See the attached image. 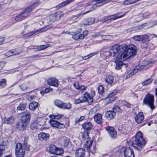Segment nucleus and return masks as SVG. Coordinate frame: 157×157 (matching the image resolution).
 I'll use <instances>...</instances> for the list:
<instances>
[{"label": "nucleus", "mask_w": 157, "mask_h": 157, "mask_svg": "<svg viewBox=\"0 0 157 157\" xmlns=\"http://www.w3.org/2000/svg\"><path fill=\"white\" fill-rule=\"evenodd\" d=\"M94 117V121L97 124H101L102 123V115L101 114L98 113L95 114Z\"/></svg>", "instance_id": "obj_20"}, {"label": "nucleus", "mask_w": 157, "mask_h": 157, "mask_svg": "<svg viewBox=\"0 0 157 157\" xmlns=\"http://www.w3.org/2000/svg\"><path fill=\"white\" fill-rule=\"evenodd\" d=\"M114 111L117 112H121L122 111V110L120 109V107L116 105H114L113 108Z\"/></svg>", "instance_id": "obj_46"}, {"label": "nucleus", "mask_w": 157, "mask_h": 157, "mask_svg": "<svg viewBox=\"0 0 157 157\" xmlns=\"http://www.w3.org/2000/svg\"><path fill=\"white\" fill-rule=\"evenodd\" d=\"M50 46V45L49 44L42 45L37 46V47L35 48V49H36L38 50V51H40L43 50L46 48H48Z\"/></svg>", "instance_id": "obj_35"}, {"label": "nucleus", "mask_w": 157, "mask_h": 157, "mask_svg": "<svg viewBox=\"0 0 157 157\" xmlns=\"http://www.w3.org/2000/svg\"><path fill=\"white\" fill-rule=\"evenodd\" d=\"M31 12V10L30 9H26L21 13L19 14L15 18L16 21H20L23 20L28 15V14Z\"/></svg>", "instance_id": "obj_8"}, {"label": "nucleus", "mask_w": 157, "mask_h": 157, "mask_svg": "<svg viewBox=\"0 0 157 157\" xmlns=\"http://www.w3.org/2000/svg\"><path fill=\"white\" fill-rule=\"evenodd\" d=\"M82 98V97H79L78 98L75 100L74 103L75 104L77 105L81 103L84 102Z\"/></svg>", "instance_id": "obj_39"}, {"label": "nucleus", "mask_w": 157, "mask_h": 157, "mask_svg": "<svg viewBox=\"0 0 157 157\" xmlns=\"http://www.w3.org/2000/svg\"><path fill=\"white\" fill-rule=\"evenodd\" d=\"M144 119V116L142 112H140L135 117V120L136 123L139 124Z\"/></svg>", "instance_id": "obj_17"}, {"label": "nucleus", "mask_w": 157, "mask_h": 157, "mask_svg": "<svg viewBox=\"0 0 157 157\" xmlns=\"http://www.w3.org/2000/svg\"><path fill=\"white\" fill-rule=\"evenodd\" d=\"M61 15L60 12L55 13L53 14V17H55L56 21L58 20L61 17Z\"/></svg>", "instance_id": "obj_40"}, {"label": "nucleus", "mask_w": 157, "mask_h": 157, "mask_svg": "<svg viewBox=\"0 0 157 157\" xmlns=\"http://www.w3.org/2000/svg\"><path fill=\"white\" fill-rule=\"evenodd\" d=\"M63 153V150L61 148H58L57 147V149L56 151V152L55 153V154H56L58 155H61Z\"/></svg>", "instance_id": "obj_45"}, {"label": "nucleus", "mask_w": 157, "mask_h": 157, "mask_svg": "<svg viewBox=\"0 0 157 157\" xmlns=\"http://www.w3.org/2000/svg\"><path fill=\"white\" fill-rule=\"evenodd\" d=\"M6 147V146L5 145L3 144H0V149L2 151H4Z\"/></svg>", "instance_id": "obj_55"}, {"label": "nucleus", "mask_w": 157, "mask_h": 157, "mask_svg": "<svg viewBox=\"0 0 157 157\" xmlns=\"http://www.w3.org/2000/svg\"><path fill=\"white\" fill-rule=\"evenodd\" d=\"M104 80L106 83L112 86L113 84L114 77L111 75H109L105 78Z\"/></svg>", "instance_id": "obj_23"}, {"label": "nucleus", "mask_w": 157, "mask_h": 157, "mask_svg": "<svg viewBox=\"0 0 157 157\" xmlns=\"http://www.w3.org/2000/svg\"><path fill=\"white\" fill-rule=\"evenodd\" d=\"M85 150L83 148H80L76 151V154L78 156L81 155H85Z\"/></svg>", "instance_id": "obj_31"}, {"label": "nucleus", "mask_w": 157, "mask_h": 157, "mask_svg": "<svg viewBox=\"0 0 157 157\" xmlns=\"http://www.w3.org/2000/svg\"><path fill=\"white\" fill-rule=\"evenodd\" d=\"M124 105L128 108L130 107L131 104H130L126 101H124L123 102Z\"/></svg>", "instance_id": "obj_57"}, {"label": "nucleus", "mask_w": 157, "mask_h": 157, "mask_svg": "<svg viewBox=\"0 0 157 157\" xmlns=\"http://www.w3.org/2000/svg\"><path fill=\"white\" fill-rule=\"evenodd\" d=\"M106 129L111 138H115L117 137V131L113 127L108 126L106 127Z\"/></svg>", "instance_id": "obj_11"}, {"label": "nucleus", "mask_w": 157, "mask_h": 157, "mask_svg": "<svg viewBox=\"0 0 157 157\" xmlns=\"http://www.w3.org/2000/svg\"><path fill=\"white\" fill-rule=\"evenodd\" d=\"M13 54V55H16L18 54H19L21 53V52L20 51H18L17 49H15L12 50Z\"/></svg>", "instance_id": "obj_50"}, {"label": "nucleus", "mask_w": 157, "mask_h": 157, "mask_svg": "<svg viewBox=\"0 0 157 157\" xmlns=\"http://www.w3.org/2000/svg\"><path fill=\"white\" fill-rule=\"evenodd\" d=\"M53 14L51 15L50 17V19L51 21H56L55 17H53Z\"/></svg>", "instance_id": "obj_61"}, {"label": "nucleus", "mask_w": 157, "mask_h": 157, "mask_svg": "<svg viewBox=\"0 0 157 157\" xmlns=\"http://www.w3.org/2000/svg\"><path fill=\"white\" fill-rule=\"evenodd\" d=\"M125 157H134V154L133 149L130 147L126 148L124 153Z\"/></svg>", "instance_id": "obj_15"}, {"label": "nucleus", "mask_w": 157, "mask_h": 157, "mask_svg": "<svg viewBox=\"0 0 157 157\" xmlns=\"http://www.w3.org/2000/svg\"><path fill=\"white\" fill-rule=\"evenodd\" d=\"M63 116V115L60 114H58L57 115H52V116L51 118L52 119H55L58 120V119H59L60 118H61Z\"/></svg>", "instance_id": "obj_47"}, {"label": "nucleus", "mask_w": 157, "mask_h": 157, "mask_svg": "<svg viewBox=\"0 0 157 157\" xmlns=\"http://www.w3.org/2000/svg\"><path fill=\"white\" fill-rule=\"evenodd\" d=\"M6 86V81L5 79H1L0 81V89L3 88Z\"/></svg>", "instance_id": "obj_42"}, {"label": "nucleus", "mask_w": 157, "mask_h": 157, "mask_svg": "<svg viewBox=\"0 0 157 157\" xmlns=\"http://www.w3.org/2000/svg\"><path fill=\"white\" fill-rule=\"evenodd\" d=\"M38 136L40 139H41L43 140L46 141L48 140L50 136L48 133L41 132L38 135Z\"/></svg>", "instance_id": "obj_25"}, {"label": "nucleus", "mask_w": 157, "mask_h": 157, "mask_svg": "<svg viewBox=\"0 0 157 157\" xmlns=\"http://www.w3.org/2000/svg\"><path fill=\"white\" fill-rule=\"evenodd\" d=\"M62 143L65 147L70 148L71 147V143L69 139L64 138L62 141Z\"/></svg>", "instance_id": "obj_26"}, {"label": "nucleus", "mask_w": 157, "mask_h": 157, "mask_svg": "<svg viewBox=\"0 0 157 157\" xmlns=\"http://www.w3.org/2000/svg\"><path fill=\"white\" fill-rule=\"evenodd\" d=\"M127 129L126 127H123L121 129H119V130L121 134H126L128 132V130Z\"/></svg>", "instance_id": "obj_41"}, {"label": "nucleus", "mask_w": 157, "mask_h": 157, "mask_svg": "<svg viewBox=\"0 0 157 157\" xmlns=\"http://www.w3.org/2000/svg\"><path fill=\"white\" fill-rule=\"evenodd\" d=\"M54 103L56 106L63 109H70L71 108V105L70 103H66L59 100H55Z\"/></svg>", "instance_id": "obj_7"}, {"label": "nucleus", "mask_w": 157, "mask_h": 157, "mask_svg": "<svg viewBox=\"0 0 157 157\" xmlns=\"http://www.w3.org/2000/svg\"><path fill=\"white\" fill-rule=\"evenodd\" d=\"M80 136L84 140L86 139H88L89 135L88 131H84L83 132H80Z\"/></svg>", "instance_id": "obj_32"}, {"label": "nucleus", "mask_w": 157, "mask_h": 157, "mask_svg": "<svg viewBox=\"0 0 157 157\" xmlns=\"http://www.w3.org/2000/svg\"><path fill=\"white\" fill-rule=\"evenodd\" d=\"M144 67V66L140 65L136 66L135 67V68L134 69L133 71V74L134 73H136V70L137 71H141L143 68Z\"/></svg>", "instance_id": "obj_38"}, {"label": "nucleus", "mask_w": 157, "mask_h": 157, "mask_svg": "<svg viewBox=\"0 0 157 157\" xmlns=\"http://www.w3.org/2000/svg\"><path fill=\"white\" fill-rule=\"evenodd\" d=\"M87 88V86H85L84 85H82L80 86L79 90L81 91L82 92H83Z\"/></svg>", "instance_id": "obj_51"}, {"label": "nucleus", "mask_w": 157, "mask_h": 157, "mask_svg": "<svg viewBox=\"0 0 157 157\" xmlns=\"http://www.w3.org/2000/svg\"><path fill=\"white\" fill-rule=\"evenodd\" d=\"M119 45V54L116 56V60L124 61L134 56L137 51V47L133 44Z\"/></svg>", "instance_id": "obj_1"}, {"label": "nucleus", "mask_w": 157, "mask_h": 157, "mask_svg": "<svg viewBox=\"0 0 157 157\" xmlns=\"http://www.w3.org/2000/svg\"><path fill=\"white\" fill-rule=\"evenodd\" d=\"M88 34V32L87 31H84L82 34H80L81 35H82V36H83L82 39L84 38V37L85 36H86L87 34Z\"/></svg>", "instance_id": "obj_58"}, {"label": "nucleus", "mask_w": 157, "mask_h": 157, "mask_svg": "<svg viewBox=\"0 0 157 157\" xmlns=\"http://www.w3.org/2000/svg\"><path fill=\"white\" fill-rule=\"evenodd\" d=\"M47 84L49 85L57 87L59 86L58 80L55 78L51 77L47 81Z\"/></svg>", "instance_id": "obj_14"}, {"label": "nucleus", "mask_w": 157, "mask_h": 157, "mask_svg": "<svg viewBox=\"0 0 157 157\" xmlns=\"http://www.w3.org/2000/svg\"><path fill=\"white\" fill-rule=\"evenodd\" d=\"M13 52L12 50L9 51L7 53V56H13V55H12V54H13V53H12Z\"/></svg>", "instance_id": "obj_60"}, {"label": "nucleus", "mask_w": 157, "mask_h": 157, "mask_svg": "<svg viewBox=\"0 0 157 157\" xmlns=\"http://www.w3.org/2000/svg\"><path fill=\"white\" fill-rule=\"evenodd\" d=\"M26 104L25 103H21L19 106L17 107V110H24L25 109Z\"/></svg>", "instance_id": "obj_34"}, {"label": "nucleus", "mask_w": 157, "mask_h": 157, "mask_svg": "<svg viewBox=\"0 0 157 157\" xmlns=\"http://www.w3.org/2000/svg\"><path fill=\"white\" fill-rule=\"evenodd\" d=\"M14 121L13 117H11L8 118L5 117L3 120V123L11 125L13 123Z\"/></svg>", "instance_id": "obj_24"}, {"label": "nucleus", "mask_w": 157, "mask_h": 157, "mask_svg": "<svg viewBox=\"0 0 157 157\" xmlns=\"http://www.w3.org/2000/svg\"><path fill=\"white\" fill-rule=\"evenodd\" d=\"M136 3V0H126L123 2L124 5L127 6Z\"/></svg>", "instance_id": "obj_36"}, {"label": "nucleus", "mask_w": 157, "mask_h": 157, "mask_svg": "<svg viewBox=\"0 0 157 157\" xmlns=\"http://www.w3.org/2000/svg\"><path fill=\"white\" fill-rule=\"evenodd\" d=\"M82 98L84 102L87 101L88 103H91L93 101V98L91 97L89 94L87 92H86L84 94Z\"/></svg>", "instance_id": "obj_16"}, {"label": "nucleus", "mask_w": 157, "mask_h": 157, "mask_svg": "<svg viewBox=\"0 0 157 157\" xmlns=\"http://www.w3.org/2000/svg\"><path fill=\"white\" fill-rule=\"evenodd\" d=\"M98 110V109L97 107H93L91 109V112L93 113H94L97 112V110Z\"/></svg>", "instance_id": "obj_59"}, {"label": "nucleus", "mask_w": 157, "mask_h": 157, "mask_svg": "<svg viewBox=\"0 0 157 157\" xmlns=\"http://www.w3.org/2000/svg\"><path fill=\"white\" fill-rule=\"evenodd\" d=\"M109 1V0H94L93 2H95L96 3L92 5V8L94 9H95L97 7L102 6Z\"/></svg>", "instance_id": "obj_13"}, {"label": "nucleus", "mask_w": 157, "mask_h": 157, "mask_svg": "<svg viewBox=\"0 0 157 157\" xmlns=\"http://www.w3.org/2000/svg\"><path fill=\"white\" fill-rule=\"evenodd\" d=\"M5 63L4 62H0V70H2L4 66Z\"/></svg>", "instance_id": "obj_62"}, {"label": "nucleus", "mask_w": 157, "mask_h": 157, "mask_svg": "<svg viewBox=\"0 0 157 157\" xmlns=\"http://www.w3.org/2000/svg\"><path fill=\"white\" fill-rule=\"evenodd\" d=\"M98 92L100 94H102L104 92V88L103 86L102 85H100L98 87Z\"/></svg>", "instance_id": "obj_44"}, {"label": "nucleus", "mask_w": 157, "mask_h": 157, "mask_svg": "<svg viewBox=\"0 0 157 157\" xmlns=\"http://www.w3.org/2000/svg\"><path fill=\"white\" fill-rule=\"evenodd\" d=\"M93 143V141L92 140H90L88 139L86 141V143L85 144V147L86 149L88 151L87 153H89V150L90 147L92 146V144Z\"/></svg>", "instance_id": "obj_28"}, {"label": "nucleus", "mask_w": 157, "mask_h": 157, "mask_svg": "<svg viewBox=\"0 0 157 157\" xmlns=\"http://www.w3.org/2000/svg\"><path fill=\"white\" fill-rule=\"evenodd\" d=\"M19 87L22 91H25L27 88V87L25 84H23L19 86Z\"/></svg>", "instance_id": "obj_49"}, {"label": "nucleus", "mask_w": 157, "mask_h": 157, "mask_svg": "<svg viewBox=\"0 0 157 157\" xmlns=\"http://www.w3.org/2000/svg\"><path fill=\"white\" fill-rule=\"evenodd\" d=\"M5 40V38L4 37L0 38V45L2 44Z\"/></svg>", "instance_id": "obj_63"}, {"label": "nucleus", "mask_w": 157, "mask_h": 157, "mask_svg": "<svg viewBox=\"0 0 157 157\" xmlns=\"http://www.w3.org/2000/svg\"><path fill=\"white\" fill-rule=\"evenodd\" d=\"M152 82V81L151 79H148L144 82H142V85L143 86H145L150 84Z\"/></svg>", "instance_id": "obj_43"}, {"label": "nucleus", "mask_w": 157, "mask_h": 157, "mask_svg": "<svg viewBox=\"0 0 157 157\" xmlns=\"http://www.w3.org/2000/svg\"><path fill=\"white\" fill-rule=\"evenodd\" d=\"M72 38L74 40H78L79 39H82L83 36L80 34V33L75 32L72 34Z\"/></svg>", "instance_id": "obj_30"}, {"label": "nucleus", "mask_w": 157, "mask_h": 157, "mask_svg": "<svg viewBox=\"0 0 157 157\" xmlns=\"http://www.w3.org/2000/svg\"><path fill=\"white\" fill-rule=\"evenodd\" d=\"M127 12H126L124 13L122 15H119V13L115 14L111 16H109L106 17H105L102 20V21L103 22H105V21L109 20H114L117 18L121 17L125 15L126 13Z\"/></svg>", "instance_id": "obj_9"}, {"label": "nucleus", "mask_w": 157, "mask_h": 157, "mask_svg": "<svg viewBox=\"0 0 157 157\" xmlns=\"http://www.w3.org/2000/svg\"><path fill=\"white\" fill-rule=\"evenodd\" d=\"M73 86L77 90H79L80 88V86L78 82H75L73 84Z\"/></svg>", "instance_id": "obj_54"}, {"label": "nucleus", "mask_w": 157, "mask_h": 157, "mask_svg": "<svg viewBox=\"0 0 157 157\" xmlns=\"http://www.w3.org/2000/svg\"><path fill=\"white\" fill-rule=\"evenodd\" d=\"M50 29V27L49 26H47L42 28L41 29V32H44L49 30Z\"/></svg>", "instance_id": "obj_56"}, {"label": "nucleus", "mask_w": 157, "mask_h": 157, "mask_svg": "<svg viewBox=\"0 0 157 157\" xmlns=\"http://www.w3.org/2000/svg\"><path fill=\"white\" fill-rule=\"evenodd\" d=\"M49 91V90L48 88H45L44 90H41L40 91V94L42 95H44V94L48 93Z\"/></svg>", "instance_id": "obj_48"}, {"label": "nucleus", "mask_w": 157, "mask_h": 157, "mask_svg": "<svg viewBox=\"0 0 157 157\" xmlns=\"http://www.w3.org/2000/svg\"><path fill=\"white\" fill-rule=\"evenodd\" d=\"M40 4V2H35L32 5H31L30 6L28 7L26 9H30L31 10V12L32 11V10L36 6H39Z\"/></svg>", "instance_id": "obj_37"}, {"label": "nucleus", "mask_w": 157, "mask_h": 157, "mask_svg": "<svg viewBox=\"0 0 157 157\" xmlns=\"http://www.w3.org/2000/svg\"><path fill=\"white\" fill-rule=\"evenodd\" d=\"M132 39L135 41L144 43L148 39V36L147 35H136L132 37Z\"/></svg>", "instance_id": "obj_12"}, {"label": "nucleus", "mask_w": 157, "mask_h": 157, "mask_svg": "<svg viewBox=\"0 0 157 157\" xmlns=\"http://www.w3.org/2000/svg\"><path fill=\"white\" fill-rule=\"evenodd\" d=\"M95 22L94 18L93 17L89 18L84 21L85 25H89L92 24Z\"/></svg>", "instance_id": "obj_29"}, {"label": "nucleus", "mask_w": 157, "mask_h": 157, "mask_svg": "<svg viewBox=\"0 0 157 157\" xmlns=\"http://www.w3.org/2000/svg\"><path fill=\"white\" fill-rule=\"evenodd\" d=\"M49 123L52 127L59 129H63L65 127L64 124L60 123L59 122L53 119L49 120Z\"/></svg>", "instance_id": "obj_10"}, {"label": "nucleus", "mask_w": 157, "mask_h": 157, "mask_svg": "<svg viewBox=\"0 0 157 157\" xmlns=\"http://www.w3.org/2000/svg\"><path fill=\"white\" fill-rule=\"evenodd\" d=\"M115 61L116 64V66L115 69L117 70H120L122 67H127L128 66L126 64H124L122 61L119 60H116Z\"/></svg>", "instance_id": "obj_19"}, {"label": "nucleus", "mask_w": 157, "mask_h": 157, "mask_svg": "<svg viewBox=\"0 0 157 157\" xmlns=\"http://www.w3.org/2000/svg\"><path fill=\"white\" fill-rule=\"evenodd\" d=\"M147 142L143 137L141 132H139L133 137L132 145L134 148L138 151H141L146 144Z\"/></svg>", "instance_id": "obj_2"}, {"label": "nucleus", "mask_w": 157, "mask_h": 157, "mask_svg": "<svg viewBox=\"0 0 157 157\" xmlns=\"http://www.w3.org/2000/svg\"><path fill=\"white\" fill-rule=\"evenodd\" d=\"M28 137L24 138L23 143H18L16 144L15 149V155L17 157H24L26 151L29 150L30 146L27 144Z\"/></svg>", "instance_id": "obj_3"}, {"label": "nucleus", "mask_w": 157, "mask_h": 157, "mask_svg": "<svg viewBox=\"0 0 157 157\" xmlns=\"http://www.w3.org/2000/svg\"><path fill=\"white\" fill-rule=\"evenodd\" d=\"M117 94L116 91L113 92L108 95L106 97L107 101H109V102H111L115 100V95Z\"/></svg>", "instance_id": "obj_22"}, {"label": "nucleus", "mask_w": 157, "mask_h": 157, "mask_svg": "<svg viewBox=\"0 0 157 157\" xmlns=\"http://www.w3.org/2000/svg\"><path fill=\"white\" fill-rule=\"evenodd\" d=\"M154 98L153 94L148 93L143 100V105H146L150 108L152 111L155 109L154 105Z\"/></svg>", "instance_id": "obj_6"}, {"label": "nucleus", "mask_w": 157, "mask_h": 157, "mask_svg": "<svg viewBox=\"0 0 157 157\" xmlns=\"http://www.w3.org/2000/svg\"><path fill=\"white\" fill-rule=\"evenodd\" d=\"M151 14L149 12H146L144 13L143 15L144 18H147L149 17L151 15Z\"/></svg>", "instance_id": "obj_52"}, {"label": "nucleus", "mask_w": 157, "mask_h": 157, "mask_svg": "<svg viewBox=\"0 0 157 157\" xmlns=\"http://www.w3.org/2000/svg\"><path fill=\"white\" fill-rule=\"evenodd\" d=\"M81 121H82L80 120V118H76L75 120V124H76L77 123H78Z\"/></svg>", "instance_id": "obj_64"}, {"label": "nucleus", "mask_w": 157, "mask_h": 157, "mask_svg": "<svg viewBox=\"0 0 157 157\" xmlns=\"http://www.w3.org/2000/svg\"><path fill=\"white\" fill-rule=\"evenodd\" d=\"M38 106V103L36 101H33L30 103L29 105V108L30 109L34 111Z\"/></svg>", "instance_id": "obj_27"}, {"label": "nucleus", "mask_w": 157, "mask_h": 157, "mask_svg": "<svg viewBox=\"0 0 157 157\" xmlns=\"http://www.w3.org/2000/svg\"><path fill=\"white\" fill-rule=\"evenodd\" d=\"M120 47L119 45L115 44L111 47L109 50L102 51L101 53V56L104 59H106L110 56L115 57L118 54Z\"/></svg>", "instance_id": "obj_5"}, {"label": "nucleus", "mask_w": 157, "mask_h": 157, "mask_svg": "<svg viewBox=\"0 0 157 157\" xmlns=\"http://www.w3.org/2000/svg\"><path fill=\"white\" fill-rule=\"evenodd\" d=\"M57 147L54 145H52L50 146L48 150L49 152L52 154H54L56 152V149Z\"/></svg>", "instance_id": "obj_33"}, {"label": "nucleus", "mask_w": 157, "mask_h": 157, "mask_svg": "<svg viewBox=\"0 0 157 157\" xmlns=\"http://www.w3.org/2000/svg\"><path fill=\"white\" fill-rule=\"evenodd\" d=\"M116 113L113 111H109L106 112L105 114V117L109 120H111L114 118Z\"/></svg>", "instance_id": "obj_18"}, {"label": "nucleus", "mask_w": 157, "mask_h": 157, "mask_svg": "<svg viewBox=\"0 0 157 157\" xmlns=\"http://www.w3.org/2000/svg\"><path fill=\"white\" fill-rule=\"evenodd\" d=\"M93 126L92 124L90 122H85L83 124L82 127L86 131H88L90 130Z\"/></svg>", "instance_id": "obj_21"}, {"label": "nucleus", "mask_w": 157, "mask_h": 157, "mask_svg": "<svg viewBox=\"0 0 157 157\" xmlns=\"http://www.w3.org/2000/svg\"><path fill=\"white\" fill-rule=\"evenodd\" d=\"M96 54V53H91L83 58V59H88L89 58H90L91 57L94 56Z\"/></svg>", "instance_id": "obj_53"}, {"label": "nucleus", "mask_w": 157, "mask_h": 157, "mask_svg": "<svg viewBox=\"0 0 157 157\" xmlns=\"http://www.w3.org/2000/svg\"><path fill=\"white\" fill-rule=\"evenodd\" d=\"M30 119V115L29 112L24 113L21 117V121L16 124V128L21 131H24L28 126Z\"/></svg>", "instance_id": "obj_4"}]
</instances>
